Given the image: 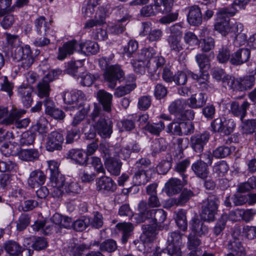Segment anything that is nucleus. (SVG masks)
<instances>
[{
    "label": "nucleus",
    "instance_id": "1",
    "mask_svg": "<svg viewBox=\"0 0 256 256\" xmlns=\"http://www.w3.org/2000/svg\"><path fill=\"white\" fill-rule=\"evenodd\" d=\"M90 120L95 122L94 128L96 132L102 138H110L112 133V123L104 116L103 110L97 106L90 116Z\"/></svg>",
    "mask_w": 256,
    "mask_h": 256
},
{
    "label": "nucleus",
    "instance_id": "2",
    "mask_svg": "<svg viewBox=\"0 0 256 256\" xmlns=\"http://www.w3.org/2000/svg\"><path fill=\"white\" fill-rule=\"evenodd\" d=\"M99 64L101 68L106 70L104 78L108 82V86L110 88H114L117 82H121L124 79V74L118 65L108 66V60L106 58L99 60Z\"/></svg>",
    "mask_w": 256,
    "mask_h": 256
},
{
    "label": "nucleus",
    "instance_id": "3",
    "mask_svg": "<svg viewBox=\"0 0 256 256\" xmlns=\"http://www.w3.org/2000/svg\"><path fill=\"white\" fill-rule=\"evenodd\" d=\"M139 60L148 61L146 68L148 72L156 73L157 69L165 63L164 58L156 53L154 48H145L138 54Z\"/></svg>",
    "mask_w": 256,
    "mask_h": 256
},
{
    "label": "nucleus",
    "instance_id": "4",
    "mask_svg": "<svg viewBox=\"0 0 256 256\" xmlns=\"http://www.w3.org/2000/svg\"><path fill=\"white\" fill-rule=\"evenodd\" d=\"M236 14V11L228 8H220L216 14V18L214 24V29L223 36L230 32L231 24L230 17Z\"/></svg>",
    "mask_w": 256,
    "mask_h": 256
},
{
    "label": "nucleus",
    "instance_id": "5",
    "mask_svg": "<svg viewBox=\"0 0 256 256\" xmlns=\"http://www.w3.org/2000/svg\"><path fill=\"white\" fill-rule=\"evenodd\" d=\"M65 104L70 105L65 108L66 110H73L84 107V101L86 100L84 93L78 90L66 92L63 95Z\"/></svg>",
    "mask_w": 256,
    "mask_h": 256
},
{
    "label": "nucleus",
    "instance_id": "6",
    "mask_svg": "<svg viewBox=\"0 0 256 256\" xmlns=\"http://www.w3.org/2000/svg\"><path fill=\"white\" fill-rule=\"evenodd\" d=\"M12 56L14 59L20 62V66L24 69L30 68L34 61L30 46L28 45L15 48Z\"/></svg>",
    "mask_w": 256,
    "mask_h": 256
},
{
    "label": "nucleus",
    "instance_id": "7",
    "mask_svg": "<svg viewBox=\"0 0 256 256\" xmlns=\"http://www.w3.org/2000/svg\"><path fill=\"white\" fill-rule=\"evenodd\" d=\"M218 204V199L216 196H210L203 202L201 214L202 218L205 221L211 222L214 220Z\"/></svg>",
    "mask_w": 256,
    "mask_h": 256
},
{
    "label": "nucleus",
    "instance_id": "8",
    "mask_svg": "<svg viewBox=\"0 0 256 256\" xmlns=\"http://www.w3.org/2000/svg\"><path fill=\"white\" fill-rule=\"evenodd\" d=\"M25 113L26 111L23 110H14L10 112L8 116L3 120L1 123L6 125L14 124L18 128H25L28 125L30 120L28 118L20 119Z\"/></svg>",
    "mask_w": 256,
    "mask_h": 256
},
{
    "label": "nucleus",
    "instance_id": "9",
    "mask_svg": "<svg viewBox=\"0 0 256 256\" xmlns=\"http://www.w3.org/2000/svg\"><path fill=\"white\" fill-rule=\"evenodd\" d=\"M60 74V70H53L50 72L44 77L42 81L39 82L37 86L38 90V96L40 97L48 98L50 91L49 82L54 80Z\"/></svg>",
    "mask_w": 256,
    "mask_h": 256
},
{
    "label": "nucleus",
    "instance_id": "10",
    "mask_svg": "<svg viewBox=\"0 0 256 256\" xmlns=\"http://www.w3.org/2000/svg\"><path fill=\"white\" fill-rule=\"evenodd\" d=\"M64 141L62 134L57 131H54L48 136L46 144V150L49 152L60 150L62 149V144Z\"/></svg>",
    "mask_w": 256,
    "mask_h": 256
},
{
    "label": "nucleus",
    "instance_id": "11",
    "mask_svg": "<svg viewBox=\"0 0 256 256\" xmlns=\"http://www.w3.org/2000/svg\"><path fill=\"white\" fill-rule=\"evenodd\" d=\"M210 138V134L205 132L201 134H196L192 136L190 142V146L196 152H200L203 150L204 146L208 142Z\"/></svg>",
    "mask_w": 256,
    "mask_h": 256
},
{
    "label": "nucleus",
    "instance_id": "12",
    "mask_svg": "<svg viewBox=\"0 0 256 256\" xmlns=\"http://www.w3.org/2000/svg\"><path fill=\"white\" fill-rule=\"evenodd\" d=\"M139 214L134 218L137 222H143L146 220L152 219V222L154 210L149 209L146 201H141L138 204Z\"/></svg>",
    "mask_w": 256,
    "mask_h": 256
},
{
    "label": "nucleus",
    "instance_id": "13",
    "mask_svg": "<svg viewBox=\"0 0 256 256\" xmlns=\"http://www.w3.org/2000/svg\"><path fill=\"white\" fill-rule=\"evenodd\" d=\"M190 229L192 234L202 237L208 233V228L198 217H194L191 220L190 223Z\"/></svg>",
    "mask_w": 256,
    "mask_h": 256
},
{
    "label": "nucleus",
    "instance_id": "14",
    "mask_svg": "<svg viewBox=\"0 0 256 256\" xmlns=\"http://www.w3.org/2000/svg\"><path fill=\"white\" fill-rule=\"evenodd\" d=\"M32 92L33 88L30 85L22 84L18 88V94L24 106L26 108L31 106L33 101Z\"/></svg>",
    "mask_w": 256,
    "mask_h": 256
},
{
    "label": "nucleus",
    "instance_id": "15",
    "mask_svg": "<svg viewBox=\"0 0 256 256\" xmlns=\"http://www.w3.org/2000/svg\"><path fill=\"white\" fill-rule=\"evenodd\" d=\"M250 55V52L248 48H240L232 54L230 62L235 66L240 65L248 61Z\"/></svg>",
    "mask_w": 256,
    "mask_h": 256
},
{
    "label": "nucleus",
    "instance_id": "16",
    "mask_svg": "<svg viewBox=\"0 0 256 256\" xmlns=\"http://www.w3.org/2000/svg\"><path fill=\"white\" fill-rule=\"evenodd\" d=\"M191 76L193 79L196 80L198 86L202 91H207L212 88L209 80L210 75L206 71L200 72V76L192 72Z\"/></svg>",
    "mask_w": 256,
    "mask_h": 256
},
{
    "label": "nucleus",
    "instance_id": "17",
    "mask_svg": "<svg viewBox=\"0 0 256 256\" xmlns=\"http://www.w3.org/2000/svg\"><path fill=\"white\" fill-rule=\"evenodd\" d=\"M250 106V103L247 101H244L241 106L236 102H232L230 104V112L234 116L240 118V120L243 122Z\"/></svg>",
    "mask_w": 256,
    "mask_h": 256
},
{
    "label": "nucleus",
    "instance_id": "18",
    "mask_svg": "<svg viewBox=\"0 0 256 256\" xmlns=\"http://www.w3.org/2000/svg\"><path fill=\"white\" fill-rule=\"evenodd\" d=\"M97 98L102 106L103 110L110 112L112 110V95L104 90H100L97 92Z\"/></svg>",
    "mask_w": 256,
    "mask_h": 256
},
{
    "label": "nucleus",
    "instance_id": "19",
    "mask_svg": "<svg viewBox=\"0 0 256 256\" xmlns=\"http://www.w3.org/2000/svg\"><path fill=\"white\" fill-rule=\"evenodd\" d=\"M188 21L191 25L198 26L202 23V15L200 8L194 5L189 8Z\"/></svg>",
    "mask_w": 256,
    "mask_h": 256
},
{
    "label": "nucleus",
    "instance_id": "20",
    "mask_svg": "<svg viewBox=\"0 0 256 256\" xmlns=\"http://www.w3.org/2000/svg\"><path fill=\"white\" fill-rule=\"evenodd\" d=\"M150 22L142 23L143 30L142 34L143 36L148 34V40L150 42H156L160 40L162 36V32L160 29L151 28Z\"/></svg>",
    "mask_w": 256,
    "mask_h": 256
},
{
    "label": "nucleus",
    "instance_id": "21",
    "mask_svg": "<svg viewBox=\"0 0 256 256\" xmlns=\"http://www.w3.org/2000/svg\"><path fill=\"white\" fill-rule=\"evenodd\" d=\"M46 178L44 173L42 170H37L31 172L28 182L32 188H38L44 183Z\"/></svg>",
    "mask_w": 256,
    "mask_h": 256
},
{
    "label": "nucleus",
    "instance_id": "22",
    "mask_svg": "<svg viewBox=\"0 0 256 256\" xmlns=\"http://www.w3.org/2000/svg\"><path fill=\"white\" fill-rule=\"evenodd\" d=\"M207 100V96L204 93L200 92L192 94L188 99L187 104L192 108H202Z\"/></svg>",
    "mask_w": 256,
    "mask_h": 256
},
{
    "label": "nucleus",
    "instance_id": "23",
    "mask_svg": "<svg viewBox=\"0 0 256 256\" xmlns=\"http://www.w3.org/2000/svg\"><path fill=\"white\" fill-rule=\"evenodd\" d=\"M234 234L235 232L233 234L232 238L228 241L227 248L238 256H244L246 254L245 249L240 239L234 236Z\"/></svg>",
    "mask_w": 256,
    "mask_h": 256
},
{
    "label": "nucleus",
    "instance_id": "24",
    "mask_svg": "<svg viewBox=\"0 0 256 256\" xmlns=\"http://www.w3.org/2000/svg\"><path fill=\"white\" fill-rule=\"evenodd\" d=\"M78 46L76 40H72L65 43L62 47L59 48L58 58L59 60H64L68 56L72 54Z\"/></svg>",
    "mask_w": 256,
    "mask_h": 256
},
{
    "label": "nucleus",
    "instance_id": "25",
    "mask_svg": "<svg viewBox=\"0 0 256 256\" xmlns=\"http://www.w3.org/2000/svg\"><path fill=\"white\" fill-rule=\"evenodd\" d=\"M106 13L105 8L100 7L96 12L94 20H88L84 26V28H90L94 26L101 25L104 22V19L106 17Z\"/></svg>",
    "mask_w": 256,
    "mask_h": 256
},
{
    "label": "nucleus",
    "instance_id": "26",
    "mask_svg": "<svg viewBox=\"0 0 256 256\" xmlns=\"http://www.w3.org/2000/svg\"><path fill=\"white\" fill-rule=\"evenodd\" d=\"M187 105L186 100L177 99L170 103L168 106V111L170 114H174L176 119H177L181 113L185 110Z\"/></svg>",
    "mask_w": 256,
    "mask_h": 256
},
{
    "label": "nucleus",
    "instance_id": "27",
    "mask_svg": "<svg viewBox=\"0 0 256 256\" xmlns=\"http://www.w3.org/2000/svg\"><path fill=\"white\" fill-rule=\"evenodd\" d=\"M182 186L183 183L180 180L172 178L166 184V192L168 196H172L179 193Z\"/></svg>",
    "mask_w": 256,
    "mask_h": 256
},
{
    "label": "nucleus",
    "instance_id": "28",
    "mask_svg": "<svg viewBox=\"0 0 256 256\" xmlns=\"http://www.w3.org/2000/svg\"><path fill=\"white\" fill-rule=\"evenodd\" d=\"M192 169L198 177L202 179L206 178L209 174L208 166L202 159L194 163Z\"/></svg>",
    "mask_w": 256,
    "mask_h": 256
},
{
    "label": "nucleus",
    "instance_id": "29",
    "mask_svg": "<svg viewBox=\"0 0 256 256\" xmlns=\"http://www.w3.org/2000/svg\"><path fill=\"white\" fill-rule=\"evenodd\" d=\"M150 178L148 176L146 171L140 170L138 171L134 174L133 177V182L134 186L129 188L126 189V192H124V194H128L132 191L134 188H136V186H140L146 184L150 180Z\"/></svg>",
    "mask_w": 256,
    "mask_h": 256
},
{
    "label": "nucleus",
    "instance_id": "30",
    "mask_svg": "<svg viewBox=\"0 0 256 256\" xmlns=\"http://www.w3.org/2000/svg\"><path fill=\"white\" fill-rule=\"evenodd\" d=\"M104 164L106 168L110 174L114 176L120 174L122 166V162L120 160L110 158L106 160Z\"/></svg>",
    "mask_w": 256,
    "mask_h": 256
},
{
    "label": "nucleus",
    "instance_id": "31",
    "mask_svg": "<svg viewBox=\"0 0 256 256\" xmlns=\"http://www.w3.org/2000/svg\"><path fill=\"white\" fill-rule=\"evenodd\" d=\"M79 50L81 52L86 55L94 54H96L99 50L98 44L94 42L87 40L84 43H80L78 45Z\"/></svg>",
    "mask_w": 256,
    "mask_h": 256
},
{
    "label": "nucleus",
    "instance_id": "32",
    "mask_svg": "<svg viewBox=\"0 0 256 256\" xmlns=\"http://www.w3.org/2000/svg\"><path fill=\"white\" fill-rule=\"evenodd\" d=\"M157 226L156 224H143L142 229L143 230L142 237L145 238V240L152 242L154 240L157 234Z\"/></svg>",
    "mask_w": 256,
    "mask_h": 256
},
{
    "label": "nucleus",
    "instance_id": "33",
    "mask_svg": "<svg viewBox=\"0 0 256 256\" xmlns=\"http://www.w3.org/2000/svg\"><path fill=\"white\" fill-rule=\"evenodd\" d=\"M98 190L114 191L116 184L113 180L107 176L101 177L98 182Z\"/></svg>",
    "mask_w": 256,
    "mask_h": 256
},
{
    "label": "nucleus",
    "instance_id": "34",
    "mask_svg": "<svg viewBox=\"0 0 256 256\" xmlns=\"http://www.w3.org/2000/svg\"><path fill=\"white\" fill-rule=\"evenodd\" d=\"M167 148V143L163 138H156L152 142L151 150L153 156L164 151Z\"/></svg>",
    "mask_w": 256,
    "mask_h": 256
},
{
    "label": "nucleus",
    "instance_id": "35",
    "mask_svg": "<svg viewBox=\"0 0 256 256\" xmlns=\"http://www.w3.org/2000/svg\"><path fill=\"white\" fill-rule=\"evenodd\" d=\"M116 228L122 232V240L123 243H126L130 236V233L134 230L133 224L130 222H120L116 224Z\"/></svg>",
    "mask_w": 256,
    "mask_h": 256
},
{
    "label": "nucleus",
    "instance_id": "36",
    "mask_svg": "<svg viewBox=\"0 0 256 256\" xmlns=\"http://www.w3.org/2000/svg\"><path fill=\"white\" fill-rule=\"evenodd\" d=\"M20 158L25 161H34L38 159L39 152L36 149H22L19 153Z\"/></svg>",
    "mask_w": 256,
    "mask_h": 256
},
{
    "label": "nucleus",
    "instance_id": "37",
    "mask_svg": "<svg viewBox=\"0 0 256 256\" xmlns=\"http://www.w3.org/2000/svg\"><path fill=\"white\" fill-rule=\"evenodd\" d=\"M68 156L75 162L80 165L86 164L87 157L80 150L72 149L68 152Z\"/></svg>",
    "mask_w": 256,
    "mask_h": 256
},
{
    "label": "nucleus",
    "instance_id": "38",
    "mask_svg": "<svg viewBox=\"0 0 256 256\" xmlns=\"http://www.w3.org/2000/svg\"><path fill=\"white\" fill-rule=\"evenodd\" d=\"M35 26L37 34L46 36V32L49 30V24L46 21L44 16H41L35 20Z\"/></svg>",
    "mask_w": 256,
    "mask_h": 256
},
{
    "label": "nucleus",
    "instance_id": "39",
    "mask_svg": "<svg viewBox=\"0 0 256 256\" xmlns=\"http://www.w3.org/2000/svg\"><path fill=\"white\" fill-rule=\"evenodd\" d=\"M182 36H170L167 41L170 50L176 52H178L183 50V45L181 42Z\"/></svg>",
    "mask_w": 256,
    "mask_h": 256
},
{
    "label": "nucleus",
    "instance_id": "40",
    "mask_svg": "<svg viewBox=\"0 0 256 256\" xmlns=\"http://www.w3.org/2000/svg\"><path fill=\"white\" fill-rule=\"evenodd\" d=\"M52 220L55 223V224H60L63 227L66 228H73L74 222L72 218L68 216L62 218L60 215L56 214L54 215Z\"/></svg>",
    "mask_w": 256,
    "mask_h": 256
},
{
    "label": "nucleus",
    "instance_id": "41",
    "mask_svg": "<svg viewBox=\"0 0 256 256\" xmlns=\"http://www.w3.org/2000/svg\"><path fill=\"white\" fill-rule=\"evenodd\" d=\"M174 214L175 221L178 226L182 230L186 231L188 226L186 212L180 210L178 212H175Z\"/></svg>",
    "mask_w": 256,
    "mask_h": 256
},
{
    "label": "nucleus",
    "instance_id": "42",
    "mask_svg": "<svg viewBox=\"0 0 256 256\" xmlns=\"http://www.w3.org/2000/svg\"><path fill=\"white\" fill-rule=\"evenodd\" d=\"M254 77L253 76H248L238 80L237 90L244 91L250 88L254 85Z\"/></svg>",
    "mask_w": 256,
    "mask_h": 256
},
{
    "label": "nucleus",
    "instance_id": "43",
    "mask_svg": "<svg viewBox=\"0 0 256 256\" xmlns=\"http://www.w3.org/2000/svg\"><path fill=\"white\" fill-rule=\"evenodd\" d=\"M174 0H154L156 8L162 13L171 11Z\"/></svg>",
    "mask_w": 256,
    "mask_h": 256
},
{
    "label": "nucleus",
    "instance_id": "44",
    "mask_svg": "<svg viewBox=\"0 0 256 256\" xmlns=\"http://www.w3.org/2000/svg\"><path fill=\"white\" fill-rule=\"evenodd\" d=\"M136 87V85L134 83L132 82H127L124 86L118 87L114 91V95L116 97L123 96L130 92Z\"/></svg>",
    "mask_w": 256,
    "mask_h": 256
},
{
    "label": "nucleus",
    "instance_id": "45",
    "mask_svg": "<svg viewBox=\"0 0 256 256\" xmlns=\"http://www.w3.org/2000/svg\"><path fill=\"white\" fill-rule=\"evenodd\" d=\"M4 249L10 255L17 256L22 252V247L16 242L9 241L4 244Z\"/></svg>",
    "mask_w": 256,
    "mask_h": 256
},
{
    "label": "nucleus",
    "instance_id": "46",
    "mask_svg": "<svg viewBox=\"0 0 256 256\" xmlns=\"http://www.w3.org/2000/svg\"><path fill=\"white\" fill-rule=\"evenodd\" d=\"M256 188V177L249 178L246 182L240 184L237 191L240 193H244Z\"/></svg>",
    "mask_w": 256,
    "mask_h": 256
},
{
    "label": "nucleus",
    "instance_id": "47",
    "mask_svg": "<svg viewBox=\"0 0 256 256\" xmlns=\"http://www.w3.org/2000/svg\"><path fill=\"white\" fill-rule=\"evenodd\" d=\"M90 218L88 216H84L74 222L72 228L77 232H82L90 226Z\"/></svg>",
    "mask_w": 256,
    "mask_h": 256
},
{
    "label": "nucleus",
    "instance_id": "48",
    "mask_svg": "<svg viewBox=\"0 0 256 256\" xmlns=\"http://www.w3.org/2000/svg\"><path fill=\"white\" fill-rule=\"evenodd\" d=\"M242 132L246 134L256 133V120L250 119L242 122Z\"/></svg>",
    "mask_w": 256,
    "mask_h": 256
},
{
    "label": "nucleus",
    "instance_id": "49",
    "mask_svg": "<svg viewBox=\"0 0 256 256\" xmlns=\"http://www.w3.org/2000/svg\"><path fill=\"white\" fill-rule=\"evenodd\" d=\"M164 128V124L162 121H160L158 123L150 124L148 122L144 126L146 130L156 136H158Z\"/></svg>",
    "mask_w": 256,
    "mask_h": 256
},
{
    "label": "nucleus",
    "instance_id": "50",
    "mask_svg": "<svg viewBox=\"0 0 256 256\" xmlns=\"http://www.w3.org/2000/svg\"><path fill=\"white\" fill-rule=\"evenodd\" d=\"M195 58L200 68V72L206 71L204 69L210 68L209 58L205 54H198L196 56Z\"/></svg>",
    "mask_w": 256,
    "mask_h": 256
},
{
    "label": "nucleus",
    "instance_id": "51",
    "mask_svg": "<svg viewBox=\"0 0 256 256\" xmlns=\"http://www.w3.org/2000/svg\"><path fill=\"white\" fill-rule=\"evenodd\" d=\"M222 81L224 87L234 90H237L238 80L236 79L234 77L230 75H226L222 77Z\"/></svg>",
    "mask_w": 256,
    "mask_h": 256
},
{
    "label": "nucleus",
    "instance_id": "52",
    "mask_svg": "<svg viewBox=\"0 0 256 256\" xmlns=\"http://www.w3.org/2000/svg\"><path fill=\"white\" fill-rule=\"evenodd\" d=\"M36 135L30 131L23 132L20 140L22 146H28L32 144L34 142Z\"/></svg>",
    "mask_w": 256,
    "mask_h": 256
},
{
    "label": "nucleus",
    "instance_id": "53",
    "mask_svg": "<svg viewBox=\"0 0 256 256\" xmlns=\"http://www.w3.org/2000/svg\"><path fill=\"white\" fill-rule=\"evenodd\" d=\"M118 248L116 242L112 239H108L103 242L100 246L102 251L112 252H114Z\"/></svg>",
    "mask_w": 256,
    "mask_h": 256
},
{
    "label": "nucleus",
    "instance_id": "54",
    "mask_svg": "<svg viewBox=\"0 0 256 256\" xmlns=\"http://www.w3.org/2000/svg\"><path fill=\"white\" fill-rule=\"evenodd\" d=\"M193 196L194 193L191 190L184 188L181 192L180 195L176 198L178 200H176V202L180 206H183Z\"/></svg>",
    "mask_w": 256,
    "mask_h": 256
},
{
    "label": "nucleus",
    "instance_id": "55",
    "mask_svg": "<svg viewBox=\"0 0 256 256\" xmlns=\"http://www.w3.org/2000/svg\"><path fill=\"white\" fill-rule=\"evenodd\" d=\"M229 167L227 163L222 160L215 164L213 167L214 172L220 176H223L228 171Z\"/></svg>",
    "mask_w": 256,
    "mask_h": 256
},
{
    "label": "nucleus",
    "instance_id": "56",
    "mask_svg": "<svg viewBox=\"0 0 256 256\" xmlns=\"http://www.w3.org/2000/svg\"><path fill=\"white\" fill-rule=\"evenodd\" d=\"M231 150L228 146H220L215 149L213 152V156L218 158H222L229 156Z\"/></svg>",
    "mask_w": 256,
    "mask_h": 256
},
{
    "label": "nucleus",
    "instance_id": "57",
    "mask_svg": "<svg viewBox=\"0 0 256 256\" xmlns=\"http://www.w3.org/2000/svg\"><path fill=\"white\" fill-rule=\"evenodd\" d=\"M182 235L178 232H173L168 234L167 242L168 244L181 246Z\"/></svg>",
    "mask_w": 256,
    "mask_h": 256
},
{
    "label": "nucleus",
    "instance_id": "58",
    "mask_svg": "<svg viewBox=\"0 0 256 256\" xmlns=\"http://www.w3.org/2000/svg\"><path fill=\"white\" fill-rule=\"evenodd\" d=\"M172 166V158L170 157L169 160H163L157 166V170L160 174H164L170 169Z\"/></svg>",
    "mask_w": 256,
    "mask_h": 256
},
{
    "label": "nucleus",
    "instance_id": "59",
    "mask_svg": "<svg viewBox=\"0 0 256 256\" xmlns=\"http://www.w3.org/2000/svg\"><path fill=\"white\" fill-rule=\"evenodd\" d=\"M96 4L95 2H88L82 8V14L86 18H91L94 14Z\"/></svg>",
    "mask_w": 256,
    "mask_h": 256
},
{
    "label": "nucleus",
    "instance_id": "60",
    "mask_svg": "<svg viewBox=\"0 0 256 256\" xmlns=\"http://www.w3.org/2000/svg\"><path fill=\"white\" fill-rule=\"evenodd\" d=\"M80 84L83 86H90L95 80L94 76L89 73H82V74L78 77Z\"/></svg>",
    "mask_w": 256,
    "mask_h": 256
},
{
    "label": "nucleus",
    "instance_id": "61",
    "mask_svg": "<svg viewBox=\"0 0 256 256\" xmlns=\"http://www.w3.org/2000/svg\"><path fill=\"white\" fill-rule=\"evenodd\" d=\"M166 218L165 211L162 209L154 210L152 222L154 224H160L163 223Z\"/></svg>",
    "mask_w": 256,
    "mask_h": 256
},
{
    "label": "nucleus",
    "instance_id": "62",
    "mask_svg": "<svg viewBox=\"0 0 256 256\" xmlns=\"http://www.w3.org/2000/svg\"><path fill=\"white\" fill-rule=\"evenodd\" d=\"M227 220L228 216L226 214H222L220 218L218 219L214 230V233L216 235H218L223 230L225 227Z\"/></svg>",
    "mask_w": 256,
    "mask_h": 256
},
{
    "label": "nucleus",
    "instance_id": "63",
    "mask_svg": "<svg viewBox=\"0 0 256 256\" xmlns=\"http://www.w3.org/2000/svg\"><path fill=\"white\" fill-rule=\"evenodd\" d=\"M174 122L170 124L168 126V132L171 133L174 135L180 136L181 121L178 120L176 118Z\"/></svg>",
    "mask_w": 256,
    "mask_h": 256
},
{
    "label": "nucleus",
    "instance_id": "64",
    "mask_svg": "<svg viewBox=\"0 0 256 256\" xmlns=\"http://www.w3.org/2000/svg\"><path fill=\"white\" fill-rule=\"evenodd\" d=\"M90 164L98 174L102 173L103 174H105V170L100 158L96 156L92 157Z\"/></svg>",
    "mask_w": 256,
    "mask_h": 256
}]
</instances>
